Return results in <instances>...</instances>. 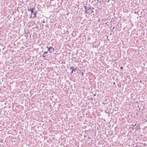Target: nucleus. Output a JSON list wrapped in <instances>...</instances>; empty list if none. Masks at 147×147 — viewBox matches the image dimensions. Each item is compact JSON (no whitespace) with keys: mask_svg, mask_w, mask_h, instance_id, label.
Segmentation results:
<instances>
[{"mask_svg":"<svg viewBox=\"0 0 147 147\" xmlns=\"http://www.w3.org/2000/svg\"><path fill=\"white\" fill-rule=\"evenodd\" d=\"M42 57L44 58H45V55H42Z\"/></svg>","mask_w":147,"mask_h":147,"instance_id":"6e6552de","label":"nucleus"},{"mask_svg":"<svg viewBox=\"0 0 147 147\" xmlns=\"http://www.w3.org/2000/svg\"><path fill=\"white\" fill-rule=\"evenodd\" d=\"M140 82H141V80H140Z\"/></svg>","mask_w":147,"mask_h":147,"instance_id":"2eb2a0df","label":"nucleus"},{"mask_svg":"<svg viewBox=\"0 0 147 147\" xmlns=\"http://www.w3.org/2000/svg\"><path fill=\"white\" fill-rule=\"evenodd\" d=\"M48 51H45L44 53H43V54L44 55H45V54H47L48 52Z\"/></svg>","mask_w":147,"mask_h":147,"instance_id":"39448f33","label":"nucleus"},{"mask_svg":"<svg viewBox=\"0 0 147 147\" xmlns=\"http://www.w3.org/2000/svg\"><path fill=\"white\" fill-rule=\"evenodd\" d=\"M34 16L33 17V18H34V17H35L36 16V12H35L33 14Z\"/></svg>","mask_w":147,"mask_h":147,"instance_id":"20e7f679","label":"nucleus"},{"mask_svg":"<svg viewBox=\"0 0 147 147\" xmlns=\"http://www.w3.org/2000/svg\"><path fill=\"white\" fill-rule=\"evenodd\" d=\"M84 9H86V8H86V6H84Z\"/></svg>","mask_w":147,"mask_h":147,"instance_id":"0eeeda50","label":"nucleus"},{"mask_svg":"<svg viewBox=\"0 0 147 147\" xmlns=\"http://www.w3.org/2000/svg\"><path fill=\"white\" fill-rule=\"evenodd\" d=\"M32 16H30V18H32Z\"/></svg>","mask_w":147,"mask_h":147,"instance_id":"ddd939ff","label":"nucleus"},{"mask_svg":"<svg viewBox=\"0 0 147 147\" xmlns=\"http://www.w3.org/2000/svg\"><path fill=\"white\" fill-rule=\"evenodd\" d=\"M87 10H86L85 11H84V13H88L87 12V10Z\"/></svg>","mask_w":147,"mask_h":147,"instance_id":"423d86ee","label":"nucleus"},{"mask_svg":"<svg viewBox=\"0 0 147 147\" xmlns=\"http://www.w3.org/2000/svg\"><path fill=\"white\" fill-rule=\"evenodd\" d=\"M52 49H53V51H54L55 50V49H54V48H52Z\"/></svg>","mask_w":147,"mask_h":147,"instance_id":"9b49d317","label":"nucleus"},{"mask_svg":"<svg viewBox=\"0 0 147 147\" xmlns=\"http://www.w3.org/2000/svg\"><path fill=\"white\" fill-rule=\"evenodd\" d=\"M81 74H82V75H83V72H81Z\"/></svg>","mask_w":147,"mask_h":147,"instance_id":"f8f14e48","label":"nucleus"},{"mask_svg":"<svg viewBox=\"0 0 147 147\" xmlns=\"http://www.w3.org/2000/svg\"><path fill=\"white\" fill-rule=\"evenodd\" d=\"M52 49V47H49L48 48V50L47 51H49V53H51V51L50 50V49Z\"/></svg>","mask_w":147,"mask_h":147,"instance_id":"7ed1b4c3","label":"nucleus"},{"mask_svg":"<svg viewBox=\"0 0 147 147\" xmlns=\"http://www.w3.org/2000/svg\"><path fill=\"white\" fill-rule=\"evenodd\" d=\"M34 9L33 8H30V9H28V11H30L31 12V13H33V10H34Z\"/></svg>","mask_w":147,"mask_h":147,"instance_id":"f03ea898","label":"nucleus"},{"mask_svg":"<svg viewBox=\"0 0 147 147\" xmlns=\"http://www.w3.org/2000/svg\"><path fill=\"white\" fill-rule=\"evenodd\" d=\"M45 22V21H43L42 22V23H44Z\"/></svg>","mask_w":147,"mask_h":147,"instance_id":"4468645a","label":"nucleus"},{"mask_svg":"<svg viewBox=\"0 0 147 147\" xmlns=\"http://www.w3.org/2000/svg\"><path fill=\"white\" fill-rule=\"evenodd\" d=\"M120 68H121V69H123V67H120Z\"/></svg>","mask_w":147,"mask_h":147,"instance_id":"9d476101","label":"nucleus"},{"mask_svg":"<svg viewBox=\"0 0 147 147\" xmlns=\"http://www.w3.org/2000/svg\"><path fill=\"white\" fill-rule=\"evenodd\" d=\"M95 95H96V94H94V96H95Z\"/></svg>","mask_w":147,"mask_h":147,"instance_id":"f3484780","label":"nucleus"},{"mask_svg":"<svg viewBox=\"0 0 147 147\" xmlns=\"http://www.w3.org/2000/svg\"><path fill=\"white\" fill-rule=\"evenodd\" d=\"M42 26H44V25L43 24L42 25Z\"/></svg>","mask_w":147,"mask_h":147,"instance_id":"6ab92c4d","label":"nucleus"},{"mask_svg":"<svg viewBox=\"0 0 147 147\" xmlns=\"http://www.w3.org/2000/svg\"><path fill=\"white\" fill-rule=\"evenodd\" d=\"M47 48H48V47L47 46Z\"/></svg>","mask_w":147,"mask_h":147,"instance_id":"dca6fc26","label":"nucleus"},{"mask_svg":"<svg viewBox=\"0 0 147 147\" xmlns=\"http://www.w3.org/2000/svg\"><path fill=\"white\" fill-rule=\"evenodd\" d=\"M77 67L74 68V67L73 66H71L70 67V69H72V70L71 71V73H73L74 71L76 70H77Z\"/></svg>","mask_w":147,"mask_h":147,"instance_id":"f257e3e1","label":"nucleus"},{"mask_svg":"<svg viewBox=\"0 0 147 147\" xmlns=\"http://www.w3.org/2000/svg\"><path fill=\"white\" fill-rule=\"evenodd\" d=\"M98 1H98H98H97V2H98Z\"/></svg>","mask_w":147,"mask_h":147,"instance_id":"a211bd4d","label":"nucleus"},{"mask_svg":"<svg viewBox=\"0 0 147 147\" xmlns=\"http://www.w3.org/2000/svg\"><path fill=\"white\" fill-rule=\"evenodd\" d=\"M94 9V8L93 7L92 8V9H91L90 7H89V9Z\"/></svg>","mask_w":147,"mask_h":147,"instance_id":"1a4fd4ad","label":"nucleus"}]
</instances>
